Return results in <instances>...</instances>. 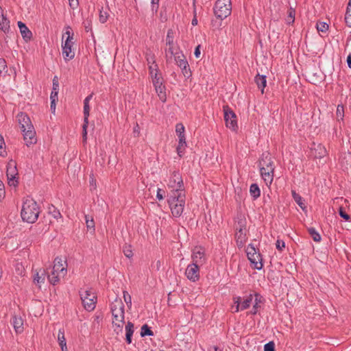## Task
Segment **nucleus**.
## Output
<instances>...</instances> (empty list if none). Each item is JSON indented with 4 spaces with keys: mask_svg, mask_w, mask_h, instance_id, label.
Masks as SVG:
<instances>
[{
    "mask_svg": "<svg viewBox=\"0 0 351 351\" xmlns=\"http://www.w3.org/2000/svg\"><path fill=\"white\" fill-rule=\"evenodd\" d=\"M110 313L112 315V328L113 331L119 335L123 332L125 322V306L122 300L116 298L110 304Z\"/></svg>",
    "mask_w": 351,
    "mask_h": 351,
    "instance_id": "1",
    "label": "nucleus"
},
{
    "mask_svg": "<svg viewBox=\"0 0 351 351\" xmlns=\"http://www.w3.org/2000/svg\"><path fill=\"white\" fill-rule=\"evenodd\" d=\"M260 173L267 186H270L274 178L275 165L268 152L263 153L258 162Z\"/></svg>",
    "mask_w": 351,
    "mask_h": 351,
    "instance_id": "2",
    "label": "nucleus"
},
{
    "mask_svg": "<svg viewBox=\"0 0 351 351\" xmlns=\"http://www.w3.org/2000/svg\"><path fill=\"white\" fill-rule=\"evenodd\" d=\"M18 121L21 125L26 145L29 146L36 143V132L30 118L26 114L21 112L18 114Z\"/></svg>",
    "mask_w": 351,
    "mask_h": 351,
    "instance_id": "3",
    "label": "nucleus"
},
{
    "mask_svg": "<svg viewBox=\"0 0 351 351\" xmlns=\"http://www.w3.org/2000/svg\"><path fill=\"white\" fill-rule=\"evenodd\" d=\"M40 208L36 202L32 198L26 197L23 202L21 212V218L29 223H34L38 218Z\"/></svg>",
    "mask_w": 351,
    "mask_h": 351,
    "instance_id": "4",
    "label": "nucleus"
},
{
    "mask_svg": "<svg viewBox=\"0 0 351 351\" xmlns=\"http://www.w3.org/2000/svg\"><path fill=\"white\" fill-rule=\"evenodd\" d=\"M53 263L52 270L48 275V279L51 284L55 285L66 276L67 264L66 261L59 257L55 258Z\"/></svg>",
    "mask_w": 351,
    "mask_h": 351,
    "instance_id": "5",
    "label": "nucleus"
},
{
    "mask_svg": "<svg viewBox=\"0 0 351 351\" xmlns=\"http://www.w3.org/2000/svg\"><path fill=\"white\" fill-rule=\"evenodd\" d=\"M168 204L172 215L175 217H180L185 206V192H181L179 195H169Z\"/></svg>",
    "mask_w": 351,
    "mask_h": 351,
    "instance_id": "6",
    "label": "nucleus"
},
{
    "mask_svg": "<svg viewBox=\"0 0 351 351\" xmlns=\"http://www.w3.org/2000/svg\"><path fill=\"white\" fill-rule=\"evenodd\" d=\"M168 188L171 190L169 195H179L184 192L182 178L178 171H174L168 181Z\"/></svg>",
    "mask_w": 351,
    "mask_h": 351,
    "instance_id": "7",
    "label": "nucleus"
},
{
    "mask_svg": "<svg viewBox=\"0 0 351 351\" xmlns=\"http://www.w3.org/2000/svg\"><path fill=\"white\" fill-rule=\"evenodd\" d=\"M231 0H217L214 7L215 16L221 20L226 19L231 14Z\"/></svg>",
    "mask_w": 351,
    "mask_h": 351,
    "instance_id": "8",
    "label": "nucleus"
},
{
    "mask_svg": "<svg viewBox=\"0 0 351 351\" xmlns=\"http://www.w3.org/2000/svg\"><path fill=\"white\" fill-rule=\"evenodd\" d=\"M80 298L85 309L91 311L95 309L97 297L92 289H81L80 291Z\"/></svg>",
    "mask_w": 351,
    "mask_h": 351,
    "instance_id": "9",
    "label": "nucleus"
},
{
    "mask_svg": "<svg viewBox=\"0 0 351 351\" xmlns=\"http://www.w3.org/2000/svg\"><path fill=\"white\" fill-rule=\"evenodd\" d=\"M246 253L249 261L254 265V268L258 270L261 269L263 266L262 256L261 254L257 252L254 245L249 244L247 245Z\"/></svg>",
    "mask_w": 351,
    "mask_h": 351,
    "instance_id": "10",
    "label": "nucleus"
},
{
    "mask_svg": "<svg viewBox=\"0 0 351 351\" xmlns=\"http://www.w3.org/2000/svg\"><path fill=\"white\" fill-rule=\"evenodd\" d=\"M223 112L226 127L235 131L237 128V121L235 113L228 106L223 107Z\"/></svg>",
    "mask_w": 351,
    "mask_h": 351,
    "instance_id": "11",
    "label": "nucleus"
},
{
    "mask_svg": "<svg viewBox=\"0 0 351 351\" xmlns=\"http://www.w3.org/2000/svg\"><path fill=\"white\" fill-rule=\"evenodd\" d=\"M191 258L192 263L202 266L207 260L205 250L201 246H195L192 250Z\"/></svg>",
    "mask_w": 351,
    "mask_h": 351,
    "instance_id": "12",
    "label": "nucleus"
},
{
    "mask_svg": "<svg viewBox=\"0 0 351 351\" xmlns=\"http://www.w3.org/2000/svg\"><path fill=\"white\" fill-rule=\"evenodd\" d=\"M201 266L191 263L189 264L185 271L186 278L192 281L196 282L199 279V267Z\"/></svg>",
    "mask_w": 351,
    "mask_h": 351,
    "instance_id": "13",
    "label": "nucleus"
},
{
    "mask_svg": "<svg viewBox=\"0 0 351 351\" xmlns=\"http://www.w3.org/2000/svg\"><path fill=\"white\" fill-rule=\"evenodd\" d=\"M174 57L175 62L177 65L180 64L182 61H186V57L182 52L178 51V49L172 45L168 49L166 50L167 58Z\"/></svg>",
    "mask_w": 351,
    "mask_h": 351,
    "instance_id": "14",
    "label": "nucleus"
},
{
    "mask_svg": "<svg viewBox=\"0 0 351 351\" xmlns=\"http://www.w3.org/2000/svg\"><path fill=\"white\" fill-rule=\"evenodd\" d=\"M6 173L8 180V184L10 186H16L18 182L15 180V178L18 173L16 164L14 161H10L8 162Z\"/></svg>",
    "mask_w": 351,
    "mask_h": 351,
    "instance_id": "15",
    "label": "nucleus"
},
{
    "mask_svg": "<svg viewBox=\"0 0 351 351\" xmlns=\"http://www.w3.org/2000/svg\"><path fill=\"white\" fill-rule=\"evenodd\" d=\"M90 112L89 104L84 103V124L82 125V138L83 142L85 143L87 139V128L88 124V117Z\"/></svg>",
    "mask_w": 351,
    "mask_h": 351,
    "instance_id": "16",
    "label": "nucleus"
},
{
    "mask_svg": "<svg viewBox=\"0 0 351 351\" xmlns=\"http://www.w3.org/2000/svg\"><path fill=\"white\" fill-rule=\"evenodd\" d=\"M18 26L21 32V36H23L24 40L27 43L30 41V39L32 36V32L28 29L25 23L21 21L18 22Z\"/></svg>",
    "mask_w": 351,
    "mask_h": 351,
    "instance_id": "17",
    "label": "nucleus"
},
{
    "mask_svg": "<svg viewBox=\"0 0 351 351\" xmlns=\"http://www.w3.org/2000/svg\"><path fill=\"white\" fill-rule=\"evenodd\" d=\"M11 324L16 333L20 334L23 332V319L21 317L14 315L12 318Z\"/></svg>",
    "mask_w": 351,
    "mask_h": 351,
    "instance_id": "18",
    "label": "nucleus"
},
{
    "mask_svg": "<svg viewBox=\"0 0 351 351\" xmlns=\"http://www.w3.org/2000/svg\"><path fill=\"white\" fill-rule=\"evenodd\" d=\"M235 239L237 246L239 248L243 247L247 241L245 230H243V228H240L239 230L237 231L235 234Z\"/></svg>",
    "mask_w": 351,
    "mask_h": 351,
    "instance_id": "19",
    "label": "nucleus"
},
{
    "mask_svg": "<svg viewBox=\"0 0 351 351\" xmlns=\"http://www.w3.org/2000/svg\"><path fill=\"white\" fill-rule=\"evenodd\" d=\"M156 93H157L160 100L165 103L167 101L166 88L163 82L160 84L154 85Z\"/></svg>",
    "mask_w": 351,
    "mask_h": 351,
    "instance_id": "20",
    "label": "nucleus"
},
{
    "mask_svg": "<svg viewBox=\"0 0 351 351\" xmlns=\"http://www.w3.org/2000/svg\"><path fill=\"white\" fill-rule=\"evenodd\" d=\"M62 56L65 60H70L75 57V51L72 48L73 45H62Z\"/></svg>",
    "mask_w": 351,
    "mask_h": 351,
    "instance_id": "21",
    "label": "nucleus"
},
{
    "mask_svg": "<svg viewBox=\"0 0 351 351\" xmlns=\"http://www.w3.org/2000/svg\"><path fill=\"white\" fill-rule=\"evenodd\" d=\"M125 340L130 344L132 343V337L134 333V324L131 322H128L125 326Z\"/></svg>",
    "mask_w": 351,
    "mask_h": 351,
    "instance_id": "22",
    "label": "nucleus"
},
{
    "mask_svg": "<svg viewBox=\"0 0 351 351\" xmlns=\"http://www.w3.org/2000/svg\"><path fill=\"white\" fill-rule=\"evenodd\" d=\"M58 341L61 347L62 351H67L66 341L64 337V330L63 328L59 329L58 335Z\"/></svg>",
    "mask_w": 351,
    "mask_h": 351,
    "instance_id": "23",
    "label": "nucleus"
},
{
    "mask_svg": "<svg viewBox=\"0 0 351 351\" xmlns=\"http://www.w3.org/2000/svg\"><path fill=\"white\" fill-rule=\"evenodd\" d=\"M255 82L259 89H261L262 94L264 93V88L267 84L266 76L261 75H256L255 77Z\"/></svg>",
    "mask_w": 351,
    "mask_h": 351,
    "instance_id": "24",
    "label": "nucleus"
},
{
    "mask_svg": "<svg viewBox=\"0 0 351 351\" xmlns=\"http://www.w3.org/2000/svg\"><path fill=\"white\" fill-rule=\"evenodd\" d=\"M179 142L178 145L177 147V153L179 155V156H182L184 154V151L186 147V138L185 136H182L180 137H178Z\"/></svg>",
    "mask_w": 351,
    "mask_h": 351,
    "instance_id": "25",
    "label": "nucleus"
},
{
    "mask_svg": "<svg viewBox=\"0 0 351 351\" xmlns=\"http://www.w3.org/2000/svg\"><path fill=\"white\" fill-rule=\"evenodd\" d=\"M254 295L250 294L247 297L244 298L243 301H241V299L240 300V304H241V311L245 310L248 308L253 300Z\"/></svg>",
    "mask_w": 351,
    "mask_h": 351,
    "instance_id": "26",
    "label": "nucleus"
},
{
    "mask_svg": "<svg viewBox=\"0 0 351 351\" xmlns=\"http://www.w3.org/2000/svg\"><path fill=\"white\" fill-rule=\"evenodd\" d=\"M45 280V271L40 269L34 276V281L38 285L44 283Z\"/></svg>",
    "mask_w": 351,
    "mask_h": 351,
    "instance_id": "27",
    "label": "nucleus"
},
{
    "mask_svg": "<svg viewBox=\"0 0 351 351\" xmlns=\"http://www.w3.org/2000/svg\"><path fill=\"white\" fill-rule=\"evenodd\" d=\"M250 193L254 199H256L261 195V190L257 184H252L250 186Z\"/></svg>",
    "mask_w": 351,
    "mask_h": 351,
    "instance_id": "28",
    "label": "nucleus"
},
{
    "mask_svg": "<svg viewBox=\"0 0 351 351\" xmlns=\"http://www.w3.org/2000/svg\"><path fill=\"white\" fill-rule=\"evenodd\" d=\"M73 32L71 27L66 28L65 32L62 34V40L64 41V44H69L71 40L73 38Z\"/></svg>",
    "mask_w": 351,
    "mask_h": 351,
    "instance_id": "29",
    "label": "nucleus"
},
{
    "mask_svg": "<svg viewBox=\"0 0 351 351\" xmlns=\"http://www.w3.org/2000/svg\"><path fill=\"white\" fill-rule=\"evenodd\" d=\"M178 66L181 69L182 72L185 77H189L191 76V71L187 60L182 61V62Z\"/></svg>",
    "mask_w": 351,
    "mask_h": 351,
    "instance_id": "30",
    "label": "nucleus"
},
{
    "mask_svg": "<svg viewBox=\"0 0 351 351\" xmlns=\"http://www.w3.org/2000/svg\"><path fill=\"white\" fill-rule=\"evenodd\" d=\"M291 195L295 202L300 206L302 209L304 210L306 206L303 202L302 197L293 190L291 191Z\"/></svg>",
    "mask_w": 351,
    "mask_h": 351,
    "instance_id": "31",
    "label": "nucleus"
},
{
    "mask_svg": "<svg viewBox=\"0 0 351 351\" xmlns=\"http://www.w3.org/2000/svg\"><path fill=\"white\" fill-rule=\"evenodd\" d=\"M152 80L153 85H156L163 82V78L160 72L149 74Z\"/></svg>",
    "mask_w": 351,
    "mask_h": 351,
    "instance_id": "32",
    "label": "nucleus"
},
{
    "mask_svg": "<svg viewBox=\"0 0 351 351\" xmlns=\"http://www.w3.org/2000/svg\"><path fill=\"white\" fill-rule=\"evenodd\" d=\"M10 27L9 20L3 14L2 17H0V29L3 32L8 30Z\"/></svg>",
    "mask_w": 351,
    "mask_h": 351,
    "instance_id": "33",
    "label": "nucleus"
},
{
    "mask_svg": "<svg viewBox=\"0 0 351 351\" xmlns=\"http://www.w3.org/2000/svg\"><path fill=\"white\" fill-rule=\"evenodd\" d=\"M316 28L319 34H326L328 29V25L325 22H318L317 23Z\"/></svg>",
    "mask_w": 351,
    "mask_h": 351,
    "instance_id": "34",
    "label": "nucleus"
},
{
    "mask_svg": "<svg viewBox=\"0 0 351 351\" xmlns=\"http://www.w3.org/2000/svg\"><path fill=\"white\" fill-rule=\"evenodd\" d=\"M86 228L91 232H95V221L93 217H90L88 215H85Z\"/></svg>",
    "mask_w": 351,
    "mask_h": 351,
    "instance_id": "35",
    "label": "nucleus"
},
{
    "mask_svg": "<svg viewBox=\"0 0 351 351\" xmlns=\"http://www.w3.org/2000/svg\"><path fill=\"white\" fill-rule=\"evenodd\" d=\"M308 232L309 234L311 235V237H312V239L315 241L319 242L321 241V239H322L321 236L318 233V232L315 230V228H308Z\"/></svg>",
    "mask_w": 351,
    "mask_h": 351,
    "instance_id": "36",
    "label": "nucleus"
},
{
    "mask_svg": "<svg viewBox=\"0 0 351 351\" xmlns=\"http://www.w3.org/2000/svg\"><path fill=\"white\" fill-rule=\"evenodd\" d=\"M345 21H346V24L349 27H351V0H349L348 4L347 6L346 13V16H345Z\"/></svg>",
    "mask_w": 351,
    "mask_h": 351,
    "instance_id": "37",
    "label": "nucleus"
},
{
    "mask_svg": "<svg viewBox=\"0 0 351 351\" xmlns=\"http://www.w3.org/2000/svg\"><path fill=\"white\" fill-rule=\"evenodd\" d=\"M153 335H154V332H152V330H151V329L147 324H144L142 326L141 329V337L153 336Z\"/></svg>",
    "mask_w": 351,
    "mask_h": 351,
    "instance_id": "38",
    "label": "nucleus"
},
{
    "mask_svg": "<svg viewBox=\"0 0 351 351\" xmlns=\"http://www.w3.org/2000/svg\"><path fill=\"white\" fill-rule=\"evenodd\" d=\"M336 116L338 121H342L344 117V108L342 105H338L337 107Z\"/></svg>",
    "mask_w": 351,
    "mask_h": 351,
    "instance_id": "39",
    "label": "nucleus"
},
{
    "mask_svg": "<svg viewBox=\"0 0 351 351\" xmlns=\"http://www.w3.org/2000/svg\"><path fill=\"white\" fill-rule=\"evenodd\" d=\"M176 35V32L173 29H169L167 35V44H173L174 42V37Z\"/></svg>",
    "mask_w": 351,
    "mask_h": 351,
    "instance_id": "40",
    "label": "nucleus"
},
{
    "mask_svg": "<svg viewBox=\"0 0 351 351\" xmlns=\"http://www.w3.org/2000/svg\"><path fill=\"white\" fill-rule=\"evenodd\" d=\"M317 150L318 151V154H315L316 158H323L326 154V148L322 145L321 144H319L317 145Z\"/></svg>",
    "mask_w": 351,
    "mask_h": 351,
    "instance_id": "41",
    "label": "nucleus"
},
{
    "mask_svg": "<svg viewBox=\"0 0 351 351\" xmlns=\"http://www.w3.org/2000/svg\"><path fill=\"white\" fill-rule=\"evenodd\" d=\"M184 126L182 123H177L176 125V132L177 134V135L178 136V137H180L182 136H185L184 135Z\"/></svg>",
    "mask_w": 351,
    "mask_h": 351,
    "instance_id": "42",
    "label": "nucleus"
},
{
    "mask_svg": "<svg viewBox=\"0 0 351 351\" xmlns=\"http://www.w3.org/2000/svg\"><path fill=\"white\" fill-rule=\"evenodd\" d=\"M123 299L129 308L132 306V298L127 291H123Z\"/></svg>",
    "mask_w": 351,
    "mask_h": 351,
    "instance_id": "43",
    "label": "nucleus"
},
{
    "mask_svg": "<svg viewBox=\"0 0 351 351\" xmlns=\"http://www.w3.org/2000/svg\"><path fill=\"white\" fill-rule=\"evenodd\" d=\"M254 297L255 299L253 306H254V308H260V304L262 302L263 297L258 293H255Z\"/></svg>",
    "mask_w": 351,
    "mask_h": 351,
    "instance_id": "44",
    "label": "nucleus"
},
{
    "mask_svg": "<svg viewBox=\"0 0 351 351\" xmlns=\"http://www.w3.org/2000/svg\"><path fill=\"white\" fill-rule=\"evenodd\" d=\"M123 253H124V255L127 257V258H132L133 256V252H132V250L131 249V246H124L123 247Z\"/></svg>",
    "mask_w": 351,
    "mask_h": 351,
    "instance_id": "45",
    "label": "nucleus"
},
{
    "mask_svg": "<svg viewBox=\"0 0 351 351\" xmlns=\"http://www.w3.org/2000/svg\"><path fill=\"white\" fill-rule=\"evenodd\" d=\"M295 14V10L293 8H290L288 11V19L289 20V23L294 22Z\"/></svg>",
    "mask_w": 351,
    "mask_h": 351,
    "instance_id": "46",
    "label": "nucleus"
},
{
    "mask_svg": "<svg viewBox=\"0 0 351 351\" xmlns=\"http://www.w3.org/2000/svg\"><path fill=\"white\" fill-rule=\"evenodd\" d=\"M108 16L109 15L107 12L100 11L99 21L102 23H106L108 19Z\"/></svg>",
    "mask_w": 351,
    "mask_h": 351,
    "instance_id": "47",
    "label": "nucleus"
},
{
    "mask_svg": "<svg viewBox=\"0 0 351 351\" xmlns=\"http://www.w3.org/2000/svg\"><path fill=\"white\" fill-rule=\"evenodd\" d=\"M149 74L159 72L158 66L156 63L148 66Z\"/></svg>",
    "mask_w": 351,
    "mask_h": 351,
    "instance_id": "48",
    "label": "nucleus"
},
{
    "mask_svg": "<svg viewBox=\"0 0 351 351\" xmlns=\"http://www.w3.org/2000/svg\"><path fill=\"white\" fill-rule=\"evenodd\" d=\"M339 215L341 217L344 219L346 221H349L350 219V216L341 207L339 210Z\"/></svg>",
    "mask_w": 351,
    "mask_h": 351,
    "instance_id": "49",
    "label": "nucleus"
},
{
    "mask_svg": "<svg viewBox=\"0 0 351 351\" xmlns=\"http://www.w3.org/2000/svg\"><path fill=\"white\" fill-rule=\"evenodd\" d=\"M147 62L148 66L152 64L156 63V58H155L154 55L152 54V53L147 54Z\"/></svg>",
    "mask_w": 351,
    "mask_h": 351,
    "instance_id": "50",
    "label": "nucleus"
},
{
    "mask_svg": "<svg viewBox=\"0 0 351 351\" xmlns=\"http://www.w3.org/2000/svg\"><path fill=\"white\" fill-rule=\"evenodd\" d=\"M52 90H59V80L57 76H54L53 78V89Z\"/></svg>",
    "mask_w": 351,
    "mask_h": 351,
    "instance_id": "51",
    "label": "nucleus"
},
{
    "mask_svg": "<svg viewBox=\"0 0 351 351\" xmlns=\"http://www.w3.org/2000/svg\"><path fill=\"white\" fill-rule=\"evenodd\" d=\"M241 297H235L234 298V302L235 304V312H239L241 311V304H240Z\"/></svg>",
    "mask_w": 351,
    "mask_h": 351,
    "instance_id": "52",
    "label": "nucleus"
},
{
    "mask_svg": "<svg viewBox=\"0 0 351 351\" xmlns=\"http://www.w3.org/2000/svg\"><path fill=\"white\" fill-rule=\"evenodd\" d=\"M264 351H275L274 343L270 341L264 346Z\"/></svg>",
    "mask_w": 351,
    "mask_h": 351,
    "instance_id": "53",
    "label": "nucleus"
},
{
    "mask_svg": "<svg viewBox=\"0 0 351 351\" xmlns=\"http://www.w3.org/2000/svg\"><path fill=\"white\" fill-rule=\"evenodd\" d=\"M5 191L4 188V184L0 180V202L5 197Z\"/></svg>",
    "mask_w": 351,
    "mask_h": 351,
    "instance_id": "54",
    "label": "nucleus"
},
{
    "mask_svg": "<svg viewBox=\"0 0 351 351\" xmlns=\"http://www.w3.org/2000/svg\"><path fill=\"white\" fill-rule=\"evenodd\" d=\"M276 249L282 251L285 247V243L282 240H277L276 243Z\"/></svg>",
    "mask_w": 351,
    "mask_h": 351,
    "instance_id": "55",
    "label": "nucleus"
},
{
    "mask_svg": "<svg viewBox=\"0 0 351 351\" xmlns=\"http://www.w3.org/2000/svg\"><path fill=\"white\" fill-rule=\"evenodd\" d=\"M165 191H163L161 189H158L157 193H156V198L158 200H162L165 197Z\"/></svg>",
    "mask_w": 351,
    "mask_h": 351,
    "instance_id": "56",
    "label": "nucleus"
},
{
    "mask_svg": "<svg viewBox=\"0 0 351 351\" xmlns=\"http://www.w3.org/2000/svg\"><path fill=\"white\" fill-rule=\"evenodd\" d=\"M141 130L138 124L136 123L133 128V134L134 137H138L140 135Z\"/></svg>",
    "mask_w": 351,
    "mask_h": 351,
    "instance_id": "57",
    "label": "nucleus"
},
{
    "mask_svg": "<svg viewBox=\"0 0 351 351\" xmlns=\"http://www.w3.org/2000/svg\"><path fill=\"white\" fill-rule=\"evenodd\" d=\"M5 145L3 138L2 136L0 134V156H3L5 153V150L3 147V145Z\"/></svg>",
    "mask_w": 351,
    "mask_h": 351,
    "instance_id": "58",
    "label": "nucleus"
},
{
    "mask_svg": "<svg viewBox=\"0 0 351 351\" xmlns=\"http://www.w3.org/2000/svg\"><path fill=\"white\" fill-rule=\"evenodd\" d=\"M7 68L5 60L0 58V74L2 73Z\"/></svg>",
    "mask_w": 351,
    "mask_h": 351,
    "instance_id": "59",
    "label": "nucleus"
},
{
    "mask_svg": "<svg viewBox=\"0 0 351 351\" xmlns=\"http://www.w3.org/2000/svg\"><path fill=\"white\" fill-rule=\"evenodd\" d=\"M152 11L157 12L158 9L159 0H151Z\"/></svg>",
    "mask_w": 351,
    "mask_h": 351,
    "instance_id": "60",
    "label": "nucleus"
},
{
    "mask_svg": "<svg viewBox=\"0 0 351 351\" xmlns=\"http://www.w3.org/2000/svg\"><path fill=\"white\" fill-rule=\"evenodd\" d=\"M58 91L52 90L50 95V99L53 101H56L58 100Z\"/></svg>",
    "mask_w": 351,
    "mask_h": 351,
    "instance_id": "61",
    "label": "nucleus"
},
{
    "mask_svg": "<svg viewBox=\"0 0 351 351\" xmlns=\"http://www.w3.org/2000/svg\"><path fill=\"white\" fill-rule=\"evenodd\" d=\"M71 8L75 9L78 5V0H69Z\"/></svg>",
    "mask_w": 351,
    "mask_h": 351,
    "instance_id": "62",
    "label": "nucleus"
},
{
    "mask_svg": "<svg viewBox=\"0 0 351 351\" xmlns=\"http://www.w3.org/2000/svg\"><path fill=\"white\" fill-rule=\"evenodd\" d=\"M84 28L86 29V32H88L90 30H91V22L90 21H84Z\"/></svg>",
    "mask_w": 351,
    "mask_h": 351,
    "instance_id": "63",
    "label": "nucleus"
},
{
    "mask_svg": "<svg viewBox=\"0 0 351 351\" xmlns=\"http://www.w3.org/2000/svg\"><path fill=\"white\" fill-rule=\"evenodd\" d=\"M52 215H53V217L55 218V219H59V218H62V215L61 213H60L59 210H57L56 209H54V210L52 212Z\"/></svg>",
    "mask_w": 351,
    "mask_h": 351,
    "instance_id": "64",
    "label": "nucleus"
}]
</instances>
